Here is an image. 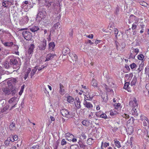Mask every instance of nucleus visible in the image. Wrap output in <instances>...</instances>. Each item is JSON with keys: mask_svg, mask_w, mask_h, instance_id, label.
Wrapping results in <instances>:
<instances>
[{"mask_svg": "<svg viewBox=\"0 0 149 149\" xmlns=\"http://www.w3.org/2000/svg\"><path fill=\"white\" fill-rule=\"evenodd\" d=\"M19 66L16 57L13 56H8L4 63V66L7 69H8L10 67H12L16 69L19 68Z\"/></svg>", "mask_w": 149, "mask_h": 149, "instance_id": "nucleus-1", "label": "nucleus"}, {"mask_svg": "<svg viewBox=\"0 0 149 149\" xmlns=\"http://www.w3.org/2000/svg\"><path fill=\"white\" fill-rule=\"evenodd\" d=\"M46 12L45 9L43 7H40L38 10V13L36 15V20L40 21L41 20H44L46 17Z\"/></svg>", "mask_w": 149, "mask_h": 149, "instance_id": "nucleus-2", "label": "nucleus"}, {"mask_svg": "<svg viewBox=\"0 0 149 149\" xmlns=\"http://www.w3.org/2000/svg\"><path fill=\"white\" fill-rule=\"evenodd\" d=\"M27 28H21L19 29V31L24 30L22 33V35L24 38L27 40H30L32 38L31 33L29 31L26 30Z\"/></svg>", "mask_w": 149, "mask_h": 149, "instance_id": "nucleus-3", "label": "nucleus"}, {"mask_svg": "<svg viewBox=\"0 0 149 149\" xmlns=\"http://www.w3.org/2000/svg\"><path fill=\"white\" fill-rule=\"evenodd\" d=\"M60 111L61 114L64 117L70 118H72L74 116L72 112L69 111L68 109L65 108H63Z\"/></svg>", "mask_w": 149, "mask_h": 149, "instance_id": "nucleus-4", "label": "nucleus"}, {"mask_svg": "<svg viewBox=\"0 0 149 149\" xmlns=\"http://www.w3.org/2000/svg\"><path fill=\"white\" fill-rule=\"evenodd\" d=\"M11 88L10 89L7 88L4 89L3 92L7 95H9L11 93L12 95H14L16 93L17 91L15 88L13 86H11Z\"/></svg>", "mask_w": 149, "mask_h": 149, "instance_id": "nucleus-5", "label": "nucleus"}, {"mask_svg": "<svg viewBox=\"0 0 149 149\" xmlns=\"http://www.w3.org/2000/svg\"><path fill=\"white\" fill-rule=\"evenodd\" d=\"M18 99L17 97H14L11 98L8 101L9 103L11 104L12 105H13L11 108L10 110L16 107V105L17 104L18 101Z\"/></svg>", "mask_w": 149, "mask_h": 149, "instance_id": "nucleus-6", "label": "nucleus"}, {"mask_svg": "<svg viewBox=\"0 0 149 149\" xmlns=\"http://www.w3.org/2000/svg\"><path fill=\"white\" fill-rule=\"evenodd\" d=\"M140 120L143 121V124L144 126L149 127V120L147 117L141 115L140 116Z\"/></svg>", "mask_w": 149, "mask_h": 149, "instance_id": "nucleus-7", "label": "nucleus"}, {"mask_svg": "<svg viewBox=\"0 0 149 149\" xmlns=\"http://www.w3.org/2000/svg\"><path fill=\"white\" fill-rule=\"evenodd\" d=\"M47 46V40L44 39L42 41H41L40 43L38 46L39 49L40 51L45 50Z\"/></svg>", "mask_w": 149, "mask_h": 149, "instance_id": "nucleus-8", "label": "nucleus"}, {"mask_svg": "<svg viewBox=\"0 0 149 149\" xmlns=\"http://www.w3.org/2000/svg\"><path fill=\"white\" fill-rule=\"evenodd\" d=\"M129 104L133 108H137L138 107V104L136 100L134 98L133 100L130 101L129 102Z\"/></svg>", "mask_w": 149, "mask_h": 149, "instance_id": "nucleus-9", "label": "nucleus"}, {"mask_svg": "<svg viewBox=\"0 0 149 149\" xmlns=\"http://www.w3.org/2000/svg\"><path fill=\"white\" fill-rule=\"evenodd\" d=\"M56 55L55 54L53 53H50L47 54L46 56L45 60V61H48L50 60H52Z\"/></svg>", "mask_w": 149, "mask_h": 149, "instance_id": "nucleus-10", "label": "nucleus"}, {"mask_svg": "<svg viewBox=\"0 0 149 149\" xmlns=\"http://www.w3.org/2000/svg\"><path fill=\"white\" fill-rule=\"evenodd\" d=\"M59 85V93L60 94L63 95L65 93V91L64 89V87L61 83H60Z\"/></svg>", "mask_w": 149, "mask_h": 149, "instance_id": "nucleus-11", "label": "nucleus"}, {"mask_svg": "<svg viewBox=\"0 0 149 149\" xmlns=\"http://www.w3.org/2000/svg\"><path fill=\"white\" fill-rule=\"evenodd\" d=\"M83 104L84 106L88 108H91L93 107L92 104L91 103L87 102L86 100H84Z\"/></svg>", "mask_w": 149, "mask_h": 149, "instance_id": "nucleus-12", "label": "nucleus"}, {"mask_svg": "<svg viewBox=\"0 0 149 149\" xmlns=\"http://www.w3.org/2000/svg\"><path fill=\"white\" fill-rule=\"evenodd\" d=\"M70 52V49L67 47H64L62 50V54L64 56H65L69 53Z\"/></svg>", "mask_w": 149, "mask_h": 149, "instance_id": "nucleus-13", "label": "nucleus"}, {"mask_svg": "<svg viewBox=\"0 0 149 149\" xmlns=\"http://www.w3.org/2000/svg\"><path fill=\"white\" fill-rule=\"evenodd\" d=\"M65 97L67 98V101L69 103L73 102L74 101V98L72 96H69L68 94L65 95Z\"/></svg>", "mask_w": 149, "mask_h": 149, "instance_id": "nucleus-14", "label": "nucleus"}, {"mask_svg": "<svg viewBox=\"0 0 149 149\" xmlns=\"http://www.w3.org/2000/svg\"><path fill=\"white\" fill-rule=\"evenodd\" d=\"M29 29L31 31L33 32H35L40 29L38 26H30Z\"/></svg>", "mask_w": 149, "mask_h": 149, "instance_id": "nucleus-15", "label": "nucleus"}, {"mask_svg": "<svg viewBox=\"0 0 149 149\" xmlns=\"http://www.w3.org/2000/svg\"><path fill=\"white\" fill-rule=\"evenodd\" d=\"M34 48L35 46L33 44H31L28 50V53L30 54H32Z\"/></svg>", "mask_w": 149, "mask_h": 149, "instance_id": "nucleus-16", "label": "nucleus"}, {"mask_svg": "<svg viewBox=\"0 0 149 149\" xmlns=\"http://www.w3.org/2000/svg\"><path fill=\"white\" fill-rule=\"evenodd\" d=\"M130 83L129 82H126L125 83L124 88L127 90L128 92H131L130 88L129 87Z\"/></svg>", "mask_w": 149, "mask_h": 149, "instance_id": "nucleus-17", "label": "nucleus"}, {"mask_svg": "<svg viewBox=\"0 0 149 149\" xmlns=\"http://www.w3.org/2000/svg\"><path fill=\"white\" fill-rule=\"evenodd\" d=\"M10 2L9 1H5L3 0V1L2 3V5L4 7L8 8L9 6V5Z\"/></svg>", "mask_w": 149, "mask_h": 149, "instance_id": "nucleus-18", "label": "nucleus"}, {"mask_svg": "<svg viewBox=\"0 0 149 149\" xmlns=\"http://www.w3.org/2000/svg\"><path fill=\"white\" fill-rule=\"evenodd\" d=\"M48 49L49 50L51 51H53L54 47H55V45L54 42H50L48 45Z\"/></svg>", "mask_w": 149, "mask_h": 149, "instance_id": "nucleus-19", "label": "nucleus"}, {"mask_svg": "<svg viewBox=\"0 0 149 149\" xmlns=\"http://www.w3.org/2000/svg\"><path fill=\"white\" fill-rule=\"evenodd\" d=\"M136 18V16L134 15L133 14L131 15L129 17L128 23L129 24H130L132 22H133L134 20Z\"/></svg>", "mask_w": 149, "mask_h": 149, "instance_id": "nucleus-20", "label": "nucleus"}, {"mask_svg": "<svg viewBox=\"0 0 149 149\" xmlns=\"http://www.w3.org/2000/svg\"><path fill=\"white\" fill-rule=\"evenodd\" d=\"M75 100H76V102L75 103V106L77 109H79L81 107L80 102L78 98L76 97Z\"/></svg>", "mask_w": 149, "mask_h": 149, "instance_id": "nucleus-21", "label": "nucleus"}, {"mask_svg": "<svg viewBox=\"0 0 149 149\" xmlns=\"http://www.w3.org/2000/svg\"><path fill=\"white\" fill-rule=\"evenodd\" d=\"M65 136L66 137V139L69 141H71V139L69 138V136H70V137H74V136L73 134L69 132L67 133L66 134H65Z\"/></svg>", "mask_w": 149, "mask_h": 149, "instance_id": "nucleus-22", "label": "nucleus"}, {"mask_svg": "<svg viewBox=\"0 0 149 149\" xmlns=\"http://www.w3.org/2000/svg\"><path fill=\"white\" fill-rule=\"evenodd\" d=\"M137 80V79L136 77L135 76H134L130 83V85L131 86H135Z\"/></svg>", "mask_w": 149, "mask_h": 149, "instance_id": "nucleus-23", "label": "nucleus"}, {"mask_svg": "<svg viewBox=\"0 0 149 149\" xmlns=\"http://www.w3.org/2000/svg\"><path fill=\"white\" fill-rule=\"evenodd\" d=\"M2 43L6 47H10L12 46L13 44V43L12 42H4L3 41L2 42Z\"/></svg>", "mask_w": 149, "mask_h": 149, "instance_id": "nucleus-24", "label": "nucleus"}, {"mask_svg": "<svg viewBox=\"0 0 149 149\" xmlns=\"http://www.w3.org/2000/svg\"><path fill=\"white\" fill-rule=\"evenodd\" d=\"M136 109L137 108H133L132 110V115L134 116L135 117L137 116L139 114L137 113V111Z\"/></svg>", "mask_w": 149, "mask_h": 149, "instance_id": "nucleus-25", "label": "nucleus"}, {"mask_svg": "<svg viewBox=\"0 0 149 149\" xmlns=\"http://www.w3.org/2000/svg\"><path fill=\"white\" fill-rule=\"evenodd\" d=\"M114 144L116 146L117 148H119L121 147V146L120 142L116 139L114 140Z\"/></svg>", "mask_w": 149, "mask_h": 149, "instance_id": "nucleus-26", "label": "nucleus"}, {"mask_svg": "<svg viewBox=\"0 0 149 149\" xmlns=\"http://www.w3.org/2000/svg\"><path fill=\"white\" fill-rule=\"evenodd\" d=\"M15 124L12 122L10 125L9 128L10 130H14L15 129Z\"/></svg>", "mask_w": 149, "mask_h": 149, "instance_id": "nucleus-27", "label": "nucleus"}, {"mask_svg": "<svg viewBox=\"0 0 149 149\" xmlns=\"http://www.w3.org/2000/svg\"><path fill=\"white\" fill-rule=\"evenodd\" d=\"M90 123V122L89 121L86 120H84L82 122V124L86 127H88Z\"/></svg>", "mask_w": 149, "mask_h": 149, "instance_id": "nucleus-28", "label": "nucleus"}, {"mask_svg": "<svg viewBox=\"0 0 149 149\" xmlns=\"http://www.w3.org/2000/svg\"><path fill=\"white\" fill-rule=\"evenodd\" d=\"M93 97L91 96L89 94H88L85 95L84 97V100H88L91 101L92 100Z\"/></svg>", "mask_w": 149, "mask_h": 149, "instance_id": "nucleus-29", "label": "nucleus"}, {"mask_svg": "<svg viewBox=\"0 0 149 149\" xmlns=\"http://www.w3.org/2000/svg\"><path fill=\"white\" fill-rule=\"evenodd\" d=\"M105 89L106 90L107 93L113 92V90L111 88H108V86L106 84L104 85Z\"/></svg>", "mask_w": 149, "mask_h": 149, "instance_id": "nucleus-30", "label": "nucleus"}, {"mask_svg": "<svg viewBox=\"0 0 149 149\" xmlns=\"http://www.w3.org/2000/svg\"><path fill=\"white\" fill-rule=\"evenodd\" d=\"M9 107V105H6L5 107H3L2 109H1V113H3L6 111L8 109Z\"/></svg>", "mask_w": 149, "mask_h": 149, "instance_id": "nucleus-31", "label": "nucleus"}, {"mask_svg": "<svg viewBox=\"0 0 149 149\" xmlns=\"http://www.w3.org/2000/svg\"><path fill=\"white\" fill-rule=\"evenodd\" d=\"M93 139L92 138L88 139L87 141V143L89 145L91 146L93 143Z\"/></svg>", "mask_w": 149, "mask_h": 149, "instance_id": "nucleus-32", "label": "nucleus"}, {"mask_svg": "<svg viewBox=\"0 0 149 149\" xmlns=\"http://www.w3.org/2000/svg\"><path fill=\"white\" fill-rule=\"evenodd\" d=\"M78 143L81 148L84 149L86 147V145H84L83 143L81 140L79 141L78 142Z\"/></svg>", "mask_w": 149, "mask_h": 149, "instance_id": "nucleus-33", "label": "nucleus"}, {"mask_svg": "<svg viewBox=\"0 0 149 149\" xmlns=\"http://www.w3.org/2000/svg\"><path fill=\"white\" fill-rule=\"evenodd\" d=\"M45 3L47 4V6L49 7L51 5L52 3L53 2V0H45Z\"/></svg>", "mask_w": 149, "mask_h": 149, "instance_id": "nucleus-34", "label": "nucleus"}, {"mask_svg": "<svg viewBox=\"0 0 149 149\" xmlns=\"http://www.w3.org/2000/svg\"><path fill=\"white\" fill-rule=\"evenodd\" d=\"M10 137H8L7 138V139L5 141L4 144L6 146H8V145L10 144ZM11 143H10L11 144Z\"/></svg>", "mask_w": 149, "mask_h": 149, "instance_id": "nucleus-35", "label": "nucleus"}, {"mask_svg": "<svg viewBox=\"0 0 149 149\" xmlns=\"http://www.w3.org/2000/svg\"><path fill=\"white\" fill-rule=\"evenodd\" d=\"M133 74L132 73H129V74H126L125 75V78L128 77V79H130L132 78L133 77Z\"/></svg>", "mask_w": 149, "mask_h": 149, "instance_id": "nucleus-36", "label": "nucleus"}, {"mask_svg": "<svg viewBox=\"0 0 149 149\" xmlns=\"http://www.w3.org/2000/svg\"><path fill=\"white\" fill-rule=\"evenodd\" d=\"M73 33V29L72 28H71L69 29V37L72 38Z\"/></svg>", "mask_w": 149, "mask_h": 149, "instance_id": "nucleus-37", "label": "nucleus"}, {"mask_svg": "<svg viewBox=\"0 0 149 149\" xmlns=\"http://www.w3.org/2000/svg\"><path fill=\"white\" fill-rule=\"evenodd\" d=\"M61 27V24L60 23L58 22H57L56 24H55L54 26L53 27H54L55 29H57L58 28H59Z\"/></svg>", "mask_w": 149, "mask_h": 149, "instance_id": "nucleus-38", "label": "nucleus"}, {"mask_svg": "<svg viewBox=\"0 0 149 149\" xmlns=\"http://www.w3.org/2000/svg\"><path fill=\"white\" fill-rule=\"evenodd\" d=\"M91 84L94 87H97V81L94 79H93L91 82Z\"/></svg>", "mask_w": 149, "mask_h": 149, "instance_id": "nucleus-39", "label": "nucleus"}, {"mask_svg": "<svg viewBox=\"0 0 149 149\" xmlns=\"http://www.w3.org/2000/svg\"><path fill=\"white\" fill-rule=\"evenodd\" d=\"M109 146V143H107L106 142H105L103 143V142H102V145L101 146V148H102V146H103L104 148H106L108 146Z\"/></svg>", "mask_w": 149, "mask_h": 149, "instance_id": "nucleus-40", "label": "nucleus"}, {"mask_svg": "<svg viewBox=\"0 0 149 149\" xmlns=\"http://www.w3.org/2000/svg\"><path fill=\"white\" fill-rule=\"evenodd\" d=\"M127 132L128 133L130 134H132L133 132V129L132 127H131L130 128H129L127 130Z\"/></svg>", "mask_w": 149, "mask_h": 149, "instance_id": "nucleus-41", "label": "nucleus"}, {"mask_svg": "<svg viewBox=\"0 0 149 149\" xmlns=\"http://www.w3.org/2000/svg\"><path fill=\"white\" fill-rule=\"evenodd\" d=\"M114 34L115 35V37H116V38H117V36H120V34L118 35V30L117 29L114 28Z\"/></svg>", "mask_w": 149, "mask_h": 149, "instance_id": "nucleus-42", "label": "nucleus"}, {"mask_svg": "<svg viewBox=\"0 0 149 149\" xmlns=\"http://www.w3.org/2000/svg\"><path fill=\"white\" fill-rule=\"evenodd\" d=\"M118 114L117 111H110V114L111 116H114Z\"/></svg>", "mask_w": 149, "mask_h": 149, "instance_id": "nucleus-43", "label": "nucleus"}, {"mask_svg": "<svg viewBox=\"0 0 149 149\" xmlns=\"http://www.w3.org/2000/svg\"><path fill=\"white\" fill-rule=\"evenodd\" d=\"M120 103H115L113 104L114 108L116 109H118L120 107Z\"/></svg>", "mask_w": 149, "mask_h": 149, "instance_id": "nucleus-44", "label": "nucleus"}, {"mask_svg": "<svg viewBox=\"0 0 149 149\" xmlns=\"http://www.w3.org/2000/svg\"><path fill=\"white\" fill-rule=\"evenodd\" d=\"M140 4L141 5L146 7H147L148 5V3L144 1H141Z\"/></svg>", "mask_w": 149, "mask_h": 149, "instance_id": "nucleus-45", "label": "nucleus"}, {"mask_svg": "<svg viewBox=\"0 0 149 149\" xmlns=\"http://www.w3.org/2000/svg\"><path fill=\"white\" fill-rule=\"evenodd\" d=\"M120 7L118 6H117L116 9L115 13L116 15H118L119 12Z\"/></svg>", "mask_w": 149, "mask_h": 149, "instance_id": "nucleus-46", "label": "nucleus"}, {"mask_svg": "<svg viewBox=\"0 0 149 149\" xmlns=\"http://www.w3.org/2000/svg\"><path fill=\"white\" fill-rule=\"evenodd\" d=\"M136 56V54H134L131 52L129 58H132V59H134Z\"/></svg>", "mask_w": 149, "mask_h": 149, "instance_id": "nucleus-47", "label": "nucleus"}, {"mask_svg": "<svg viewBox=\"0 0 149 149\" xmlns=\"http://www.w3.org/2000/svg\"><path fill=\"white\" fill-rule=\"evenodd\" d=\"M144 57V56L142 54L139 55L138 56V58L139 60H143Z\"/></svg>", "mask_w": 149, "mask_h": 149, "instance_id": "nucleus-48", "label": "nucleus"}, {"mask_svg": "<svg viewBox=\"0 0 149 149\" xmlns=\"http://www.w3.org/2000/svg\"><path fill=\"white\" fill-rule=\"evenodd\" d=\"M67 143V142L64 139H63L61 142V144L62 146H64Z\"/></svg>", "mask_w": 149, "mask_h": 149, "instance_id": "nucleus-49", "label": "nucleus"}, {"mask_svg": "<svg viewBox=\"0 0 149 149\" xmlns=\"http://www.w3.org/2000/svg\"><path fill=\"white\" fill-rule=\"evenodd\" d=\"M140 26L141 28V30L140 31V33H142L144 32L143 28L145 27V25L143 24H140Z\"/></svg>", "mask_w": 149, "mask_h": 149, "instance_id": "nucleus-50", "label": "nucleus"}, {"mask_svg": "<svg viewBox=\"0 0 149 149\" xmlns=\"http://www.w3.org/2000/svg\"><path fill=\"white\" fill-rule=\"evenodd\" d=\"M130 66L132 69H133L137 66V65L134 63H133L130 65Z\"/></svg>", "mask_w": 149, "mask_h": 149, "instance_id": "nucleus-51", "label": "nucleus"}, {"mask_svg": "<svg viewBox=\"0 0 149 149\" xmlns=\"http://www.w3.org/2000/svg\"><path fill=\"white\" fill-rule=\"evenodd\" d=\"M100 118L106 119L107 118V116L105 113H102L100 115Z\"/></svg>", "mask_w": 149, "mask_h": 149, "instance_id": "nucleus-52", "label": "nucleus"}, {"mask_svg": "<svg viewBox=\"0 0 149 149\" xmlns=\"http://www.w3.org/2000/svg\"><path fill=\"white\" fill-rule=\"evenodd\" d=\"M36 71V70H34L33 69H32V71L31 73V78H32L33 76L34 75V74Z\"/></svg>", "mask_w": 149, "mask_h": 149, "instance_id": "nucleus-53", "label": "nucleus"}, {"mask_svg": "<svg viewBox=\"0 0 149 149\" xmlns=\"http://www.w3.org/2000/svg\"><path fill=\"white\" fill-rule=\"evenodd\" d=\"M137 27V25L133 24L132 25V30H134Z\"/></svg>", "mask_w": 149, "mask_h": 149, "instance_id": "nucleus-54", "label": "nucleus"}, {"mask_svg": "<svg viewBox=\"0 0 149 149\" xmlns=\"http://www.w3.org/2000/svg\"><path fill=\"white\" fill-rule=\"evenodd\" d=\"M59 143L58 142H57L56 144H55L54 145V149H57L58 145H59Z\"/></svg>", "mask_w": 149, "mask_h": 149, "instance_id": "nucleus-55", "label": "nucleus"}, {"mask_svg": "<svg viewBox=\"0 0 149 149\" xmlns=\"http://www.w3.org/2000/svg\"><path fill=\"white\" fill-rule=\"evenodd\" d=\"M122 116L124 118H129V116L127 114L124 113L123 114Z\"/></svg>", "mask_w": 149, "mask_h": 149, "instance_id": "nucleus-56", "label": "nucleus"}, {"mask_svg": "<svg viewBox=\"0 0 149 149\" xmlns=\"http://www.w3.org/2000/svg\"><path fill=\"white\" fill-rule=\"evenodd\" d=\"M146 88L148 90V93L149 92V83H148L146 84L145 86Z\"/></svg>", "mask_w": 149, "mask_h": 149, "instance_id": "nucleus-57", "label": "nucleus"}, {"mask_svg": "<svg viewBox=\"0 0 149 149\" xmlns=\"http://www.w3.org/2000/svg\"><path fill=\"white\" fill-rule=\"evenodd\" d=\"M81 136H82V138L84 139H85L86 138L87 136H86L85 135V134L83 133L81 134Z\"/></svg>", "mask_w": 149, "mask_h": 149, "instance_id": "nucleus-58", "label": "nucleus"}, {"mask_svg": "<svg viewBox=\"0 0 149 149\" xmlns=\"http://www.w3.org/2000/svg\"><path fill=\"white\" fill-rule=\"evenodd\" d=\"M13 137L14 139V140H15V141L17 140V139H18V137L17 135H15L14 136H13Z\"/></svg>", "mask_w": 149, "mask_h": 149, "instance_id": "nucleus-59", "label": "nucleus"}, {"mask_svg": "<svg viewBox=\"0 0 149 149\" xmlns=\"http://www.w3.org/2000/svg\"><path fill=\"white\" fill-rule=\"evenodd\" d=\"M39 146L38 145H37L36 146H33L31 148H33V149H38Z\"/></svg>", "mask_w": 149, "mask_h": 149, "instance_id": "nucleus-60", "label": "nucleus"}, {"mask_svg": "<svg viewBox=\"0 0 149 149\" xmlns=\"http://www.w3.org/2000/svg\"><path fill=\"white\" fill-rule=\"evenodd\" d=\"M74 56H73L72 60H75V61H76V60L77 59V55L75 54H74Z\"/></svg>", "mask_w": 149, "mask_h": 149, "instance_id": "nucleus-61", "label": "nucleus"}, {"mask_svg": "<svg viewBox=\"0 0 149 149\" xmlns=\"http://www.w3.org/2000/svg\"><path fill=\"white\" fill-rule=\"evenodd\" d=\"M95 114L96 116L97 117L100 118V116L101 114H100L99 112L96 113Z\"/></svg>", "mask_w": 149, "mask_h": 149, "instance_id": "nucleus-62", "label": "nucleus"}, {"mask_svg": "<svg viewBox=\"0 0 149 149\" xmlns=\"http://www.w3.org/2000/svg\"><path fill=\"white\" fill-rule=\"evenodd\" d=\"M139 52V50L137 48H136L134 49V52L136 53L135 54H136V55Z\"/></svg>", "mask_w": 149, "mask_h": 149, "instance_id": "nucleus-63", "label": "nucleus"}, {"mask_svg": "<svg viewBox=\"0 0 149 149\" xmlns=\"http://www.w3.org/2000/svg\"><path fill=\"white\" fill-rule=\"evenodd\" d=\"M101 40H96L95 42V43L96 45L98 44L101 42Z\"/></svg>", "mask_w": 149, "mask_h": 149, "instance_id": "nucleus-64", "label": "nucleus"}]
</instances>
